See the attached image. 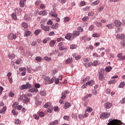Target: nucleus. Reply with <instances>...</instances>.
Wrapping results in <instances>:
<instances>
[{"instance_id": "1", "label": "nucleus", "mask_w": 125, "mask_h": 125, "mask_svg": "<svg viewBox=\"0 0 125 125\" xmlns=\"http://www.w3.org/2000/svg\"><path fill=\"white\" fill-rule=\"evenodd\" d=\"M20 100H22L23 103H29L31 101V99L28 98L27 94H23L20 96L19 98Z\"/></svg>"}, {"instance_id": "2", "label": "nucleus", "mask_w": 125, "mask_h": 125, "mask_svg": "<svg viewBox=\"0 0 125 125\" xmlns=\"http://www.w3.org/2000/svg\"><path fill=\"white\" fill-rule=\"evenodd\" d=\"M109 123L107 125H123V122L121 120L118 119H113L112 120H109Z\"/></svg>"}, {"instance_id": "3", "label": "nucleus", "mask_w": 125, "mask_h": 125, "mask_svg": "<svg viewBox=\"0 0 125 125\" xmlns=\"http://www.w3.org/2000/svg\"><path fill=\"white\" fill-rule=\"evenodd\" d=\"M110 117V113H106L103 112L101 114V119L103 120L104 119H107V118H109Z\"/></svg>"}, {"instance_id": "4", "label": "nucleus", "mask_w": 125, "mask_h": 125, "mask_svg": "<svg viewBox=\"0 0 125 125\" xmlns=\"http://www.w3.org/2000/svg\"><path fill=\"white\" fill-rule=\"evenodd\" d=\"M17 36L16 34H14L13 33H9L8 35V39H9L11 41L13 40H16Z\"/></svg>"}, {"instance_id": "5", "label": "nucleus", "mask_w": 125, "mask_h": 125, "mask_svg": "<svg viewBox=\"0 0 125 125\" xmlns=\"http://www.w3.org/2000/svg\"><path fill=\"white\" fill-rule=\"evenodd\" d=\"M31 87V85L29 83H27L25 85L23 84L21 85L20 89H21V90H23V89H28V88H30Z\"/></svg>"}, {"instance_id": "6", "label": "nucleus", "mask_w": 125, "mask_h": 125, "mask_svg": "<svg viewBox=\"0 0 125 125\" xmlns=\"http://www.w3.org/2000/svg\"><path fill=\"white\" fill-rule=\"evenodd\" d=\"M69 93H70L69 91H64V92H62L61 99H62V100H65L67 94H69Z\"/></svg>"}, {"instance_id": "7", "label": "nucleus", "mask_w": 125, "mask_h": 125, "mask_svg": "<svg viewBox=\"0 0 125 125\" xmlns=\"http://www.w3.org/2000/svg\"><path fill=\"white\" fill-rule=\"evenodd\" d=\"M41 29H42V30H43V31H45L46 32L49 31V29H50V27H49V26H45L42 24L41 25Z\"/></svg>"}, {"instance_id": "8", "label": "nucleus", "mask_w": 125, "mask_h": 125, "mask_svg": "<svg viewBox=\"0 0 125 125\" xmlns=\"http://www.w3.org/2000/svg\"><path fill=\"white\" fill-rule=\"evenodd\" d=\"M113 106V104L111 103L106 102L104 104V107L106 109H110Z\"/></svg>"}, {"instance_id": "9", "label": "nucleus", "mask_w": 125, "mask_h": 125, "mask_svg": "<svg viewBox=\"0 0 125 125\" xmlns=\"http://www.w3.org/2000/svg\"><path fill=\"white\" fill-rule=\"evenodd\" d=\"M24 20L25 21H31L32 20V16L25 15L24 17Z\"/></svg>"}, {"instance_id": "10", "label": "nucleus", "mask_w": 125, "mask_h": 125, "mask_svg": "<svg viewBox=\"0 0 125 125\" xmlns=\"http://www.w3.org/2000/svg\"><path fill=\"white\" fill-rule=\"evenodd\" d=\"M125 38V35L124 34H121L120 35V34H118L116 36V39L117 40H124Z\"/></svg>"}, {"instance_id": "11", "label": "nucleus", "mask_w": 125, "mask_h": 125, "mask_svg": "<svg viewBox=\"0 0 125 125\" xmlns=\"http://www.w3.org/2000/svg\"><path fill=\"white\" fill-rule=\"evenodd\" d=\"M72 36H73V34L71 33H68L67 35L65 36V39H66V40H69V41H71V40H73Z\"/></svg>"}, {"instance_id": "12", "label": "nucleus", "mask_w": 125, "mask_h": 125, "mask_svg": "<svg viewBox=\"0 0 125 125\" xmlns=\"http://www.w3.org/2000/svg\"><path fill=\"white\" fill-rule=\"evenodd\" d=\"M114 24L116 27H121L122 26V22L118 20L114 21Z\"/></svg>"}, {"instance_id": "13", "label": "nucleus", "mask_w": 125, "mask_h": 125, "mask_svg": "<svg viewBox=\"0 0 125 125\" xmlns=\"http://www.w3.org/2000/svg\"><path fill=\"white\" fill-rule=\"evenodd\" d=\"M103 79H104V74L103 72H99V80H100V81H103Z\"/></svg>"}, {"instance_id": "14", "label": "nucleus", "mask_w": 125, "mask_h": 125, "mask_svg": "<svg viewBox=\"0 0 125 125\" xmlns=\"http://www.w3.org/2000/svg\"><path fill=\"white\" fill-rule=\"evenodd\" d=\"M93 84H94V81L93 80H90L86 83V86L89 85V86H92Z\"/></svg>"}, {"instance_id": "15", "label": "nucleus", "mask_w": 125, "mask_h": 125, "mask_svg": "<svg viewBox=\"0 0 125 125\" xmlns=\"http://www.w3.org/2000/svg\"><path fill=\"white\" fill-rule=\"evenodd\" d=\"M39 15H42L43 16H45V15H47V12L44 10L42 11H40L39 13Z\"/></svg>"}, {"instance_id": "16", "label": "nucleus", "mask_w": 125, "mask_h": 125, "mask_svg": "<svg viewBox=\"0 0 125 125\" xmlns=\"http://www.w3.org/2000/svg\"><path fill=\"white\" fill-rule=\"evenodd\" d=\"M73 62V59L72 58H68L66 61H65V64H69L70 63H72Z\"/></svg>"}, {"instance_id": "17", "label": "nucleus", "mask_w": 125, "mask_h": 125, "mask_svg": "<svg viewBox=\"0 0 125 125\" xmlns=\"http://www.w3.org/2000/svg\"><path fill=\"white\" fill-rule=\"evenodd\" d=\"M117 56L121 61L125 60V56H122V53H119Z\"/></svg>"}, {"instance_id": "18", "label": "nucleus", "mask_w": 125, "mask_h": 125, "mask_svg": "<svg viewBox=\"0 0 125 125\" xmlns=\"http://www.w3.org/2000/svg\"><path fill=\"white\" fill-rule=\"evenodd\" d=\"M55 43H56V41L55 40H51L50 42L49 45H50V46L52 47L54 46V45H55Z\"/></svg>"}, {"instance_id": "19", "label": "nucleus", "mask_w": 125, "mask_h": 125, "mask_svg": "<svg viewBox=\"0 0 125 125\" xmlns=\"http://www.w3.org/2000/svg\"><path fill=\"white\" fill-rule=\"evenodd\" d=\"M18 105H19V103L14 102L13 103V104L12 105V107L13 109H17V107H18Z\"/></svg>"}, {"instance_id": "20", "label": "nucleus", "mask_w": 125, "mask_h": 125, "mask_svg": "<svg viewBox=\"0 0 125 125\" xmlns=\"http://www.w3.org/2000/svg\"><path fill=\"white\" fill-rule=\"evenodd\" d=\"M98 64H99V62L97 60L94 61L93 63L91 62V65L94 67H96Z\"/></svg>"}, {"instance_id": "21", "label": "nucleus", "mask_w": 125, "mask_h": 125, "mask_svg": "<svg viewBox=\"0 0 125 125\" xmlns=\"http://www.w3.org/2000/svg\"><path fill=\"white\" fill-rule=\"evenodd\" d=\"M70 106H71V104L68 102H66L64 104V108L66 110V109H68V108H69V107H70Z\"/></svg>"}, {"instance_id": "22", "label": "nucleus", "mask_w": 125, "mask_h": 125, "mask_svg": "<svg viewBox=\"0 0 125 125\" xmlns=\"http://www.w3.org/2000/svg\"><path fill=\"white\" fill-rule=\"evenodd\" d=\"M112 66H107L105 68V71L106 72H109L110 71H112Z\"/></svg>"}, {"instance_id": "23", "label": "nucleus", "mask_w": 125, "mask_h": 125, "mask_svg": "<svg viewBox=\"0 0 125 125\" xmlns=\"http://www.w3.org/2000/svg\"><path fill=\"white\" fill-rule=\"evenodd\" d=\"M91 62H89L85 63L84 65L86 68H88V67H90V66H91Z\"/></svg>"}, {"instance_id": "24", "label": "nucleus", "mask_w": 125, "mask_h": 125, "mask_svg": "<svg viewBox=\"0 0 125 125\" xmlns=\"http://www.w3.org/2000/svg\"><path fill=\"white\" fill-rule=\"evenodd\" d=\"M11 17L13 20H17V16L15 13L12 14Z\"/></svg>"}, {"instance_id": "25", "label": "nucleus", "mask_w": 125, "mask_h": 125, "mask_svg": "<svg viewBox=\"0 0 125 125\" xmlns=\"http://www.w3.org/2000/svg\"><path fill=\"white\" fill-rule=\"evenodd\" d=\"M41 32H42V30L41 29H37L34 32V34L35 36H38L39 34L41 33Z\"/></svg>"}, {"instance_id": "26", "label": "nucleus", "mask_w": 125, "mask_h": 125, "mask_svg": "<svg viewBox=\"0 0 125 125\" xmlns=\"http://www.w3.org/2000/svg\"><path fill=\"white\" fill-rule=\"evenodd\" d=\"M44 80L46 81V82H45V84H47L48 82H49V80H50V78L49 77H46L44 78Z\"/></svg>"}, {"instance_id": "27", "label": "nucleus", "mask_w": 125, "mask_h": 125, "mask_svg": "<svg viewBox=\"0 0 125 125\" xmlns=\"http://www.w3.org/2000/svg\"><path fill=\"white\" fill-rule=\"evenodd\" d=\"M99 2H100V1L98 0L95 1V2H93L92 3V5L93 6H95V5H97V4H98L99 3Z\"/></svg>"}, {"instance_id": "28", "label": "nucleus", "mask_w": 125, "mask_h": 125, "mask_svg": "<svg viewBox=\"0 0 125 125\" xmlns=\"http://www.w3.org/2000/svg\"><path fill=\"white\" fill-rule=\"evenodd\" d=\"M88 112V113H91L92 112V108L87 106L85 112Z\"/></svg>"}, {"instance_id": "29", "label": "nucleus", "mask_w": 125, "mask_h": 125, "mask_svg": "<svg viewBox=\"0 0 125 125\" xmlns=\"http://www.w3.org/2000/svg\"><path fill=\"white\" fill-rule=\"evenodd\" d=\"M77 48V45L75 44H72L70 45V49H75Z\"/></svg>"}, {"instance_id": "30", "label": "nucleus", "mask_w": 125, "mask_h": 125, "mask_svg": "<svg viewBox=\"0 0 125 125\" xmlns=\"http://www.w3.org/2000/svg\"><path fill=\"white\" fill-rule=\"evenodd\" d=\"M22 26L24 29H27V28H28V24L25 22L22 23Z\"/></svg>"}, {"instance_id": "31", "label": "nucleus", "mask_w": 125, "mask_h": 125, "mask_svg": "<svg viewBox=\"0 0 125 125\" xmlns=\"http://www.w3.org/2000/svg\"><path fill=\"white\" fill-rule=\"evenodd\" d=\"M8 57L10 59H14L15 58V55L14 54H9Z\"/></svg>"}, {"instance_id": "32", "label": "nucleus", "mask_w": 125, "mask_h": 125, "mask_svg": "<svg viewBox=\"0 0 125 125\" xmlns=\"http://www.w3.org/2000/svg\"><path fill=\"white\" fill-rule=\"evenodd\" d=\"M40 95L42 96H45V95H46V93L45 91H44V90L41 91H40Z\"/></svg>"}, {"instance_id": "33", "label": "nucleus", "mask_w": 125, "mask_h": 125, "mask_svg": "<svg viewBox=\"0 0 125 125\" xmlns=\"http://www.w3.org/2000/svg\"><path fill=\"white\" fill-rule=\"evenodd\" d=\"M105 27H106L108 29H113V24L110 23L109 24L106 25Z\"/></svg>"}, {"instance_id": "34", "label": "nucleus", "mask_w": 125, "mask_h": 125, "mask_svg": "<svg viewBox=\"0 0 125 125\" xmlns=\"http://www.w3.org/2000/svg\"><path fill=\"white\" fill-rule=\"evenodd\" d=\"M20 5L21 7H24V6H25V2L21 0L20 2Z\"/></svg>"}, {"instance_id": "35", "label": "nucleus", "mask_w": 125, "mask_h": 125, "mask_svg": "<svg viewBox=\"0 0 125 125\" xmlns=\"http://www.w3.org/2000/svg\"><path fill=\"white\" fill-rule=\"evenodd\" d=\"M39 92V90L36 88H32L31 89V92L33 93V92Z\"/></svg>"}, {"instance_id": "36", "label": "nucleus", "mask_w": 125, "mask_h": 125, "mask_svg": "<svg viewBox=\"0 0 125 125\" xmlns=\"http://www.w3.org/2000/svg\"><path fill=\"white\" fill-rule=\"evenodd\" d=\"M95 24H96V26L99 27H100L101 26H102V23L98 22V21L95 22Z\"/></svg>"}, {"instance_id": "37", "label": "nucleus", "mask_w": 125, "mask_h": 125, "mask_svg": "<svg viewBox=\"0 0 125 125\" xmlns=\"http://www.w3.org/2000/svg\"><path fill=\"white\" fill-rule=\"evenodd\" d=\"M125 82H121L119 86V87H120V88H122V87H124V86H125Z\"/></svg>"}, {"instance_id": "38", "label": "nucleus", "mask_w": 125, "mask_h": 125, "mask_svg": "<svg viewBox=\"0 0 125 125\" xmlns=\"http://www.w3.org/2000/svg\"><path fill=\"white\" fill-rule=\"evenodd\" d=\"M93 56L95 58H100V56H99V54L96 53H93Z\"/></svg>"}, {"instance_id": "39", "label": "nucleus", "mask_w": 125, "mask_h": 125, "mask_svg": "<svg viewBox=\"0 0 125 125\" xmlns=\"http://www.w3.org/2000/svg\"><path fill=\"white\" fill-rule=\"evenodd\" d=\"M80 35V32L79 31H74L73 33V36L74 37H78V36Z\"/></svg>"}, {"instance_id": "40", "label": "nucleus", "mask_w": 125, "mask_h": 125, "mask_svg": "<svg viewBox=\"0 0 125 125\" xmlns=\"http://www.w3.org/2000/svg\"><path fill=\"white\" fill-rule=\"evenodd\" d=\"M55 80V77H53L48 82V83H52Z\"/></svg>"}, {"instance_id": "41", "label": "nucleus", "mask_w": 125, "mask_h": 125, "mask_svg": "<svg viewBox=\"0 0 125 125\" xmlns=\"http://www.w3.org/2000/svg\"><path fill=\"white\" fill-rule=\"evenodd\" d=\"M59 49L60 50H61V51H62V50H64V51H67V50H68V49H67V48H64V47L63 46L60 47Z\"/></svg>"}, {"instance_id": "42", "label": "nucleus", "mask_w": 125, "mask_h": 125, "mask_svg": "<svg viewBox=\"0 0 125 125\" xmlns=\"http://www.w3.org/2000/svg\"><path fill=\"white\" fill-rule=\"evenodd\" d=\"M51 105L50 103H47L45 104L44 105V108H47Z\"/></svg>"}, {"instance_id": "43", "label": "nucleus", "mask_w": 125, "mask_h": 125, "mask_svg": "<svg viewBox=\"0 0 125 125\" xmlns=\"http://www.w3.org/2000/svg\"><path fill=\"white\" fill-rule=\"evenodd\" d=\"M15 125H20L21 124V121L19 119L15 120Z\"/></svg>"}, {"instance_id": "44", "label": "nucleus", "mask_w": 125, "mask_h": 125, "mask_svg": "<svg viewBox=\"0 0 125 125\" xmlns=\"http://www.w3.org/2000/svg\"><path fill=\"white\" fill-rule=\"evenodd\" d=\"M64 22H69L70 21V18L68 17H66L64 18Z\"/></svg>"}, {"instance_id": "45", "label": "nucleus", "mask_w": 125, "mask_h": 125, "mask_svg": "<svg viewBox=\"0 0 125 125\" xmlns=\"http://www.w3.org/2000/svg\"><path fill=\"white\" fill-rule=\"evenodd\" d=\"M43 59L45 61H48V62L51 61V59H50V58H48V57H44Z\"/></svg>"}, {"instance_id": "46", "label": "nucleus", "mask_w": 125, "mask_h": 125, "mask_svg": "<svg viewBox=\"0 0 125 125\" xmlns=\"http://www.w3.org/2000/svg\"><path fill=\"white\" fill-rule=\"evenodd\" d=\"M90 80V78L89 76H87L85 79H84L83 80V83H85V82L89 81Z\"/></svg>"}, {"instance_id": "47", "label": "nucleus", "mask_w": 125, "mask_h": 125, "mask_svg": "<svg viewBox=\"0 0 125 125\" xmlns=\"http://www.w3.org/2000/svg\"><path fill=\"white\" fill-rule=\"evenodd\" d=\"M73 57H75L76 60H80L81 59V55H78L77 57L73 55Z\"/></svg>"}, {"instance_id": "48", "label": "nucleus", "mask_w": 125, "mask_h": 125, "mask_svg": "<svg viewBox=\"0 0 125 125\" xmlns=\"http://www.w3.org/2000/svg\"><path fill=\"white\" fill-rule=\"evenodd\" d=\"M92 37H93V38H99L100 36H99V35H98L97 33H95L92 35Z\"/></svg>"}, {"instance_id": "49", "label": "nucleus", "mask_w": 125, "mask_h": 125, "mask_svg": "<svg viewBox=\"0 0 125 125\" xmlns=\"http://www.w3.org/2000/svg\"><path fill=\"white\" fill-rule=\"evenodd\" d=\"M51 125H58V120H55L54 122L50 124Z\"/></svg>"}, {"instance_id": "50", "label": "nucleus", "mask_w": 125, "mask_h": 125, "mask_svg": "<svg viewBox=\"0 0 125 125\" xmlns=\"http://www.w3.org/2000/svg\"><path fill=\"white\" fill-rule=\"evenodd\" d=\"M35 59L36 61H38V62H41V61H42V57H37Z\"/></svg>"}, {"instance_id": "51", "label": "nucleus", "mask_w": 125, "mask_h": 125, "mask_svg": "<svg viewBox=\"0 0 125 125\" xmlns=\"http://www.w3.org/2000/svg\"><path fill=\"white\" fill-rule=\"evenodd\" d=\"M89 19V18L88 17H84L83 19L82 20L83 21H88V20Z\"/></svg>"}, {"instance_id": "52", "label": "nucleus", "mask_w": 125, "mask_h": 125, "mask_svg": "<svg viewBox=\"0 0 125 125\" xmlns=\"http://www.w3.org/2000/svg\"><path fill=\"white\" fill-rule=\"evenodd\" d=\"M52 111H53V108L52 107H50L48 108L47 112H48V113H51Z\"/></svg>"}, {"instance_id": "53", "label": "nucleus", "mask_w": 125, "mask_h": 125, "mask_svg": "<svg viewBox=\"0 0 125 125\" xmlns=\"http://www.w3.org/2000/svg\"><path fill=\"white\" fill-rule=\"evenodd\" d=\"M59 79L58 78H56L55 79V83H56V84H58L59 83Z\"/></svg>"}, {"instance_id": "54", "label": "nucleus", "mask_w": 125, "mask_h": 125, "mask_svg": "<svg viewBox=\"0 0 125 125\" xmlns=\"http://www.w3.org/2000/svg\"><path fill=\"white\" fill-rule=\"evenodd\" d=\"M94 15V12H91L88 13V16H91L92 17Z\"/></svg>"}, {"instance_id": "55", "label": "nucleus", "mask_w": 125, "mask_h": 125, "mask_svg": "<svg viewBox=\"0 0 125 125\" xmlns=\"http://www.w3.org/2000/svg\"><path fill=\"white\" fill-rule=\"evenodd\" d=\"M63 119L64 120H65L66 121H69V120H70V117H69L68 116H64L63 117Z\"/></svg>"}, {"instance_id": "56", "label": "nucleus", "mask_w": 125, "mask_h": 125, "mask_svg": "<svg viewBox=\"0 0 125 125\" xmlns=\"http://www.w3.org/2000/svg\"><path fill=\"white\" fill-rule=\"evenodd\" d=\"M39 115L40 116V117H44V113H43V112H40L39 113Z\"/></svg>"}, {"instance_id": "57", "label": "nucleus", "mask_w": 125, "mask_h": 125, "mask_svg": "<svg viewBox=\"0 0 125 125\" xmlns=\"http://www.w3.org/2000/svg\"><path fill=\"white\" fill-rule=\"evenodd\" d=\"M80 5L81 6H84L85 5V2L84 1H82L80 2Z\"/></svg>"}, {"instance_id": "58", "label": "nucleus", "mask_w": 125, "mask_h": 125, "mask_svg": "<svg viewBox=\"0 0 125 125\" xmlns=\"http://www.w3.org/2000/svg\"><path fill=\"white\" fill-rule=\"evenodd\" d=\"M26 70H27L26 68H24V71H22V72L21 73L22 76H25V75H26Z\"/></svg>"}, {"instance_id": "59", "label": "nucleus", "mask_w": 125, "mask_h": 125, "mask_svg": "<svg viewBox=\"0 0 125 125\" xmlns=\"http://www.w3.org/2000/svg\"><path fill=\"white\" fill-rule=\"evenodd\" d=\"M94 29V26L93 25H91L89 27V30L90 31H92Z\"/></svg>"}, {"instance_id": "60", "label": "nucleus", "mask_w": 125, "mask_h": 125, "mask_svg": "<svg viewBox=\"0 0 125 125\" xmlns=\"http://www.w3.org/2000/svg\"><path fill=\"white\" fill-rule=\"evenodd\" d=\"M40 8L42 9H44V8H45V5H44V4H41L40 5Z\"/></svg>"}, {"instance_id": "61", "label": "nucleus", "mask_w": 125, "mask_h": 125, "mask_svg": "<svg viewBox=\"0 0 125 125\" xmlns=\"http://www.w3.org/2000/svg\"><path fill=\"white\" fill-rule=\"evenodd\" d=\"M97 90L94 89V90H93L92 91V93L93 94H94V95H97Z\"/></svg>"}, {"instance_id": "62", "label": "nucleus", "mask_w": 125, "mask_h": 125, "mask_svg": "<svg viewBox=\"0 0 125 125\" xmlns=\"http://www.w3.org/2000/svg\"><path fill=\"white\" fill-rule=\"evenodd\" d=\"M33 116L34 117V118L36 120H39V119H40L39 115H38L37 114H34Z\"/></svg>"}, {"instance_id": "63", "label": "nucleus", "mask_w": 125, "mask_h": 125, "mask_svg": "<svg viewBox=\"0 0 125 125\" xmlns=\"http://www.w3.org/2000/svg\"><path fill=\"white\" fill-rule=\"evenodd\" d=\"M83 62H88L89 61V58H85L83 60Z\"/></svg>"}, {"instance_id": "64", "label": "nucleus", "mask_w": 125, "mask_h": 125, "mask_svg": "<svg viewBox=\"0 0 125 125\" xmlns=\"http://www.w3.org/2000/svg\"><path fill=\"white\" fill-rule=\"evenodd\" d=\"M121 44L122 45V46L123 47H124V46H125V41H122L121 42Z\"/></svg>"}]
</instances>
